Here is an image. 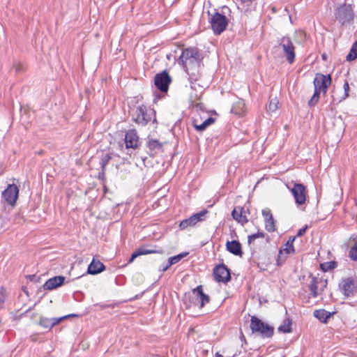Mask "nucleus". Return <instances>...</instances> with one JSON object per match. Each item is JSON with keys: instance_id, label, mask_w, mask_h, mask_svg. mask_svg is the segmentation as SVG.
Returning a JSON list of instances; mask_svg holds the SVG:
<instances>
[{"instance_id": "obj_1", "label": "nucleus", "mask_w": 357, "mask_h": 357, "mask_svg": "<svg viewBox=\"0 0 357 357\" xmlns=\"http://www.w3.org/2000/svg\"><path fill=\"white\" fill-rule=\"evenodd\" d=\"M202 57L199 50L197 47H188L183 50L178 59L181 63L188 75L190 82V87L196 89L195 82L199 77V66Z\"/></svg>"}, {"instance_id": "obj_2", "label": "nucleus", "mask_w": 357, "mask_h": 357, "mask_svg": "<svg viewBox=\"0 0 357 357\" xmlns=\"http://www.w3.org/2000/svg\"><path fill=\"white\" fill-rule=\"evenodd\" d=\"M250 329L252 333L257 334L264 338L271 337L274 331L273 326L264 323L255 316L251 317Z\"/></svg>"}, {"instance_id": "obj_3", "label": "nucleus", "mask_w": 357, "mask_h": 357, "mask_svg": "<svg viewBox=\"0 0 357 357\" xmlns=\"http://www.w3.org/2000/svg\"><path fill=\"white\" fill-rule=\"evenodd\" d=\"M224 10L229 11L228 7L222 8V10ZM222 12V14L218 12H215L213 14L211 15V17L209 19L211 29L216 35H220L226 29L229 23V20L225 15V13L224 11Z\"/></svg>"}, {"instance_id": "obj_4", "label": "nucleus", "mask_w": 357, "mask_h": 357, "mask_svg": "<svg viewBox=\"0 0 357 357\" xmlns=\"http://www.w3.org/2000/svg\"><path fill=\"white\" fill-rule=\"evenodd\" d=\"M155 116V112L154 109H148L145 105H141L137 107L132 119L138 125L144 126L151 120L153 116V121H156Z\"/></svg>"}, {"instance_id": "obj_5", "label": "nucleus", "mask_w": 357, "mask_h": 357, "mask_svg": "<svg viewBox=\"0 0 357 357\" xmlns=\"http://www.w3.org/2000/svg\"><path fill=\"white\" fill-rule=\"evenodd\" d=\"M307 280L308 282L306 287L310 291V296L312 298H317L320 295L327 285L326 280L321 278L313 276L311 274L309 275Z\"/></svg>"}, {"instance_id": "obj_6", "label": "nucleus", "mask_w": 357, "mask_h": 357, "mask_svg": "<svg viewBox=\"0 0 357 357\" xmlns=\"http://www.w3.org/2000/svg\"><path fill=\"white\" fill-rule=\"evenodd\" d=\"M278 45L282 48L284 56L289 63L291 64L295 61V46L289 37L284 36L278 40Z\"/></svg>"}, {"instance_id": "obj_7", "label": "nucleus", "mask_w": 357, "mask_h": 357, "mask_svg": "<svg viewBox=\"0 0 357 357\" xmlns=\"http://www.w3.org/2000/svg\"><path fill=\"white\" fill-rule=\"evenodd\" d=\"M339 287L345 296H353L357 292V280L351 277L342 278Z\"/></svg>"}, {"instance_id": "obj_8", "label": "nucleus", "mask_w": 357, "mask_h": 357, "mask_svg": "<svg viewBox=\"0 0 357 357\" xmlns=\"http://www.w3.org/2000/svg\"><path fill=\"white\" fill-rule=\"evenodd\" d=\"M335 16L342 24L350 22L354 18V11L351 6L349 4H343L339 6L335 10Z\"/></svg>"}, {"instance_id": "obj_9", "label": "nucleus", "mask_w": 357, "mask_h": 357, "mask_svg": "<svg viewBox=\"0 0 357 357\" xmlns=\"http://www.w3.org/2000/svg\"><path fill=\"white\" fill-rule=\"evenodd\" d=\"M287 188L291 192L295 199V202L298 206L303 205L305 203L307 192L304 185L294 183L291 188L289 185H287Z\"/></svg>"}, {"instance_id": "obj_10", "label": "nucleus", "mask_w": 357, "mask_h": 357, "mask_svg": "<svg viewBox=\"0 0 357 357\" xmlns=\"http://www.w3.org/2000/svg\"><path fill=\"white\" fill-rule=\"evenodd\" d=\"M331 76L330 75H323L321 73H317L313 81L314 89L316 91H321L326 93L328 86L331 84Z\"/></svg>"}, {"instance_id": "obj_11", "label": "nucleus", "mask_w": 357, "mask_h": 357, "mask_svg": "<svg viewBox=\"0 0 357 357\" xmlns=\"http://www.w3.org/2000/svg\"><path fill=\"white\" fill-rule=\"evenodd\" d=\"M19 189L15 184H9L2 192V197L10 205L14 206L18 197Z\"/></svg>"}, {"instance_id": "obj_12", "label": "nucleus", "mask_w": 357, "mask_h": 357, "mask_svg": "<svg viewBox=\"0 0 357 357\" xmlns=\"http://www.w3.org/2000/svg\"><path fill=\"white\" fill-rule=\"evenodd\" d=\"M192 295L195 299L193 301L194 305L199 308H202L206 303H209V296L203 292L202 285H199L192 289Z\"/></svg>"}, {"instance_id": "obj_13", "label": "nucleus", "mask_w": 357, "mask_h": 357, "mask_svg": "<svg viewBox=\"0 0 357 357\" xmlns=\"http://www.w3.org/2000/svg\"><path fill=\"white\" fill-rule=\"evenodd\" d=\"M171 81V77L166 70L157 74L155 77V85L162 92L167 91Z\"/></svg>"}, {"instance_id": "obj_14", "label": "nucleus", "mask_w": 357, "mask_h": 357, "mask_svg": "<svg viewBox=\"0 0 357 357\" xmlns=\"http://www.w3.org/2000/svg\"><path fill=\"white\" fill-rule=\"evenodd\" d=\"M207 211L206 210L202 211L199 213L193 214L190 218L182 220L179 224L181 229H185L190 227H194L199 222L204 220V217Z\"/></svg>"}, {"instance_id": "obj_15", "label": "nucleus", "mask_w": 357, "mask_h": 357, "mask_svg": "<svg viewBox=\"0 0 357 357\" xmlns=\"http://www.w3.org/2000/svg\"><path fill=\"white\" fill-rule=\"evenodd\" d=\"M213 277L218 282L226 283L230 280V273L224 264L218 265L213 269Z\"/></svg>"}, {"instance_id": "obj_16", "label": "nucleus", "mask_w": 357, "mask_h": 357, "mask_svg": "<svg viewBox=\"0 0 357 357\" xmlns=\"http://www.w3.org/2000/svg\"><path fill=\"white\" fill-rule=\"evenodd\" d=\"M139 137L135 130H129L125 135V143L127 149H136L138 146Z\"/></svg>"}, {"instance_id": "obj_17", "label": "nucleus", "mask_w": 357, "mask_h": 357, "mask_svg": "<svg viewBox=\"0 0 357 357\" xmlns=\"http://www.w3.org/2000/svg\"><path fill=\"white\" fill-rule=\"evenodd\" d=\"M262 215L265 219V228L269 232H273L275 230V221L269 208H266L261 211Z\"/></svg>"}, {"instance_id": "obj_18", "label": "nucleus", "mask_w": 357, "mask_h": 357, "mask_svg": "<svg viewBox=\"0 0 357 357\" xmlns=\"http://www.w3.org/2000/svg\"><path fill=\"white\" fill-rule=\"evenodd\" d=\"M65 281L63 276H55L47 280L43 285L44 289L53 290L60 287Z\"/></svg>"}, {"instance_id": "obj_19", "label": "nucleus", "mask_w": 357, "mask_h": 357, "mask_svg": "<svg viewBox=\"0 0 357 357\" xmlns=\"http://www.w3.org/2000/svg\"><path fill=\"white\" fill-rule=\"evenodd\" d=\"M162 250H156L153 249L149 248L147 247H140L135 250L134 252L132 254L130 258L128 260V263L130 264L133 262L135 258H137L139 256L144 255H149V254H153V253H162Z\"/></svg>"}, {"instance_id": "obj_20", "label": "nucleus", "mask_w": 357, "mask_h": 357, "mask_svg": "<svg viewBox=\"0 0 357 357\" xmlns=\"http://www.w3.org/2000/svg\"><path fill=\"white\" fill-rule=\"evenodd\" d=\"M105 269V265L100 261L93 258L89 265L87 273L89 274L96 275L101 273Z\"/></svg>"}, {"instance_id": "obj_21", "label": "nucleus", "mask_w": 357, "mask_h": 357, "mask_svg": "<svg viewBox=\"0 0 357 357\" xmlns=\"http://www.w3.org/2000/svg\"><path fill=\"white\" fill-rule=\"evenodd\" d=\"M227 250L231 254L241 257L243 252L241 250V245L237 241H227L226 243Z\"/></svg>"}, {"instance_id": "obj_22", "label": "nucleus", "mask_w": 357, "mask_h": 357, "mask_svg": "<svg viewBox=\"0 0 357 357\" xmlns=\"http://www.w3.org/2000/svg\"><path fill=\"white\" fill-rule=\"evenodd\" d=\"M65 318H66V317H60V318L40 317V325L45 328H51L54 326L59 324Z\"/></svg>"}, {"instance_id": "obj_23", "label": "nucleus", "mask_w": 357, "mask_h": 357, "mask_svg": "<svg viewBox=\"0 0 357 357\" xmlns=\"http://www.w3.org/2000/svg\"><path fill=\"white\" fill-rule=\"evenodd\" d=\"M231 215L235 220L241 225H244L248 221L243 208H235L231 212Z\"/></svg>"}, {"instance_id": "obj_24", "label": "nucleus", "mask_w": 357, "mask_h": 357, "mask_svg": "<svg viewBox=\"0 0 357 357\" xmlns=\"http://www.w3.org/2000/svg\"><path fill=\"white\" fill-rule=\"evenodd\" d=\"M214 122V119L212 117H208L203 122L197 118L193 120V126L197 130L202 131L205 130L208 126L211 125Z\"/></svg>"}, {"instance_id": "obj_25", "label": "nucleus", "mask_w": 357, "mask_h": 357, "mask_svg": "<svg viewBox=\"0 0 357 357\" xmlns=\"http://www.w3.org/2000/svg\"><path fill=\"white\" fill-rule=\"evenodd\" d=\"M295 240V237L293 238H290L286 243L284 245L282 248L280 249L279 253L280 255H282L283 252H285V254H294L295 252V250L294 248V241Z\"/></svg>"}, {"instance_id": "obj_26", "label": "nucleus", "mask_w": 357, "mask_h": 357, "mask_svg": "<svg viewBox=\"0 0 357 357\" xmlns=\"http://www.w3.org/2000/svg\"><path fill=\"white\" fill-rule=\"evenodd\" d=\"M313 314L316 318H317L320 321L323 323L326 322L327 319L331 316L330 312L323 309L314 310Z\"/></svg>"}, {"instance_id": "obj_27", "label": "nucleus", "mask_w": 357, "mask_h": 357, "mask_svg": "<svg viewBox=\"0 0 357 357\" xmlns=\"http://www.w3.org/2000/svg\"><path fill=\"white\" fill-rule=\"evenodd\" d=\"M245 104L242 100H237L231 107V112L241 116L244 112Z\"/></svg>"}, {"instance_id": "obj_28", "label": "nucleus", "mask_w": 357, "mask_h": 357, "mask_svg": "<svg viewBox=\"0 0 357 357\" xmlns=\"http://www.w3.org/2000/svg\"><path fill=\"white\" fill-rule=\"evenodd\" d=\"M278 331L284 333H290L291 331V321L290 319L287 318L283 321V323L278 328Z\"/></svg>"}, {"instance_id": "obj_29", "label": "nucleus", "mask_w": 357, "mask_h": 357, "mask_svg": "<svg viewBox=\"0 0 357 357\" xmlns=\"http://www.w3.org/2000/svg\"><path fill=\"white\" fill-rule=\"evenodd\" d=\"M147 146L151 151L155 152L162 149V144L156 139H149L147 142Z\"/></svg>"}, {"instance_id": "obj_30", "label": "nucleus", "mask_w": 357, "mask_h": 357, "mask_svg": "<svg viewBox=\"0 0 357 357\" xmlns=\"http://www.w3.org/2000/svg\"><path fill=\"white\" fill-rule=\"evenodd\" d=\"M357 58V40L352 45L351 50L347 54L346 59L348 61H351Z\"/></svg>"}, {"instance_id": "obj_31", "label": "nucleus", "mask_w": 357, "mask_h": 357, "mask_svg": "<svg viewBox=\"0 0 357 357\" xmlns=\"http://www.w3.org/2000/svg\"><path fill=\"white\" fill-rule=\"evenodd\" d=\"M279 100L277 98H271L269 101L267 110L268 112H275L278 108Z\"/></svg>"}, {"instance_id": "obj_32", "label": "nucleus", "mask_w": 357, "mask_h": 357, "mask_svg": "<svg viewBox=\"0 0 357 357\" xmlns=\"http://www.w3.org/2000/svg\"><path fill=\"white\" fill-rule=\"evenodd\" d=\"M188 255V252H182L174 257H169V261H170V264L173 265L178 261H180L183 258L186 257Z\"/></svg>"}, {"instance_id": "obj_33", "label": "nucleus", "mask_w": 357, "mask_h": 357, "mask_svg": "<svg viewBox=\"0 0 357 357\" xmlns=\"http://www.w3.org/2000/svg\"><path fill=\"white\" fill-rule=\"evenodd\" d=\"M319 96H320L319 91H316V89H314V94H313L312 97L308 101V105L310 107L314 106L317 103V102L319 101Z\"/></svg>"}, {"instance_id": "obj_34", "label": "nucleus", "mask_w": 357, "mask_h": 357, "mask_svg": "<svg viewBox=\"0 0 357 357\" xmlns=\"http://www.w3.org/2000/svg\"><path fill=\"white\" fill-rule=\"evenodd\" d=\"M264 238V233L263 231H258L248 236V243H252L257 238Z\"/></svg>"}, {"instance_id": "obj_35", "label": "nucleus", "mask_w": 357, "mask_h": 357, "mask_svg": "<svg viewBox=\"0 0 357 357\" xmlns=\"http://www.w3.org/2000/svg\"><path fill=\"white\" fill-rule=\"evenodd\" d=\"M349 256L351 260L357 261V244L352 246L349 252Z\"/></svg>"}, {"instance_id": "obj_36", "label": "nucleus", "mask_w": 357, "mask_h": 357, "mask_svg": "<svg viewBox=\"0 0 357 357\" xmlns=\"http://www.w3.org/2000/svg\"><path fill=\"white\" fill-rule=\"evenodd\" d=\"M6 289L3 287H0V309L3 308L6 300Z\"/></svg>"}, {"instance_id": "obj_37", "label": "nucleus", "mask_w": 357, "mask_h": 357, "mask_svg": "<svg viewBox=\"0 0 357 357\" xmlns=\"http://www.w3.org/2000/svg\"><path fill=\"white\" fill-rule=\"evenodd\" d=\"M111 159V157L109 154H105L102 158L100 161L101 166L102 169L105 167V166L109 162V160Z\"/></svg>"}, {"instance_id": "obj_38", "label": "nucleus", "mask_w": 357, "mask_h": 357, "mask_svg": "<svg viewBox=\"0 0 357 357\" xmlns=\"http://www.w3.org/2000/svg\"><path fill=\"white\" fill-rule=\"evenodd\" d=\"M321 267L324 271L333 269L335 267V263L332 261L327 264H321Z\"/></svg>"}, {"instance_id": "obj_39", "label": "nucleus", "mask_w": 357, "mask_h": 357, "mask_svg": "<svg viewBox=\"0 0 357 357\" xmlns=\"http://www.w3.org/2000/svg\"><path fill=\"white\" fill-rule=\"evenodd\" d=\"M172 266V264H170V261L168 260V262L166 263V264H162L160 266V268H159V271H162V272H165L166 271L170 266Z\"/></svg>"}, {"instance_id": "obj_40", "label": "nucleus", "mask_w": 357, "mask_h": 357, "mask_svg": "<svg viewBox=\"0 0 357 357\" xmlns=\"http://www.w3.org/2000/svg\"><path fill=\"white\" fill-rule=\"evenodd\" d=\"M343 89L344 90V96L345 98L349 96V85L347 81H345L343 85Z\"/></svg>"}, {"instance_id": "obj_41", "label": "nucleus", "mask_w": 357, "mask_h": 357, "mask_svg": "<svg viewBox=\"0 0 357 357\" xmlns=\"http://www.w3.org/2000/svg\"><path fill=\"white\" fill-rule=\"evenodd\" d=\"M307 229V225H305L304 227H303V228L300 229L298 231L297 236H303V235L305 233V231H306Z\"/></svg>"}, {"instance_id": "obj_42", "label": "nucleus", "mask_w": 357, "mask_h": 357, "mask_svg": "<svg viewBox=\"0 0 357 357\" xmlns=\"http://www.w3.org/2000/svg\"><path fill=\"white\" fill-rule=\"evenodd\" d=\"M13 67L15 68L16 72H20L22 70L23 68V66L21 63H15L13 64Z\"/></svg>"}, {"instance_id": "obj_43", "label": "nucleus", "mask_w": 357, "mask_h": 357, "mask_svg": "<svg viewBox=\"0 0 357 357\" xmlns=\"http://www.w3.org/2000/svg\"><path fill=\"white\" fill-rule=\"evenodd\" d=\"M242 3H246V4H250L254 0H241Z\"/></svg>"}, {"instance_id": "obj_44", "label": "nucleus", "mask_w": 357, "mask_h": 357, "mask_svg": "<svg viewBox=\"0 0 357 357\" xmlns=\"http://www.w3.org/2000/svg\"><path fill=\"white\" fill-rule=\"evenodd\" d=\"M322 57H323L324 59H326V56L324 54L322 55Z\"/></svg>"}]
</instances>
